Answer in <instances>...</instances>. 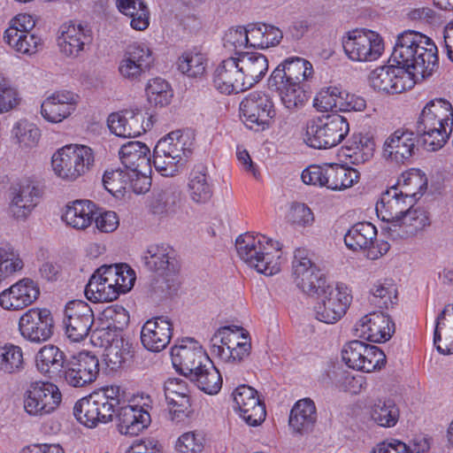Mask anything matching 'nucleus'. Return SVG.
<instances>
[{
	"mask_svg": "<svg viewBox=\"0 0 453 453\" xmlns=\"http://www.w3.org/2000/svg\"><path fill=\"white\" fill-rule=\"evenodd\" d=\"M208 57L198 48H192L183 51L176 60V66L180 73L188 78H202L208 66Z\"/></svg>",
	"mask_w": 453,
	"mask_h": 453,
	"instance_id": "obj_44",
	"label": "nucleus"
},
{
	"mask_svg": "<svg viewBox=\"0 0 453 453\" xmlns=\"http://www.w3.org/2000/svg\"><path fill=\"white\" fill-rule=\"evenodd\" d=\"M43 194L41 182L32 178L20 180L12 191L10 204L12 213L16 219H26L37 206Z\"/></svg>",
	"mask_w": 453,
	"mask_h": 453,
	"instance_id": "obj_27",
	"label": "nucleus"
},
{
	"mask_svg": "<svg viewBox=\"0 0 453 453\" xmlns=\"http://www.w3.org/2000/svg\"><path fill=\"white\" fill-rule=\"evenodd\" d=\"M293 276L296 286L305 294L315 293L323 287L326 279L309 257L305 249H296L292 262Z\"/></svg>",
	"mask_w": 453,
	"mask_h": 453,
	"instance_id": "obj_23",
	"label": "nucleus"
},
{
	"mask_svg": "<svg viewBox=\"0 0 453 453\" xmlns=\"http://www.w3.org/2000/svg\"><path fill=\"white\" fill-rule=\"evenodd\" d=\"M356 335L372 342H385L395 332V323L384 312L373 311L363 316L355 325Z\"/></svg>",
	"mask_w": 453,
	"mask_h": 453,
	"instance_id": "obj_26",
	"label": "nucleus"
},
{
	"mask_svg": "<svg viewBox=\"0 0 453 453\" xmlns=\"http://www.w3.org/2000/svg\"><path fill=\"white\" fill-rule=\"evenodd\" d=\"M12 136L21 147H33L40 138V130L37 127L26 119H20L12 127Z\"/></svg>",
	"mask_w": 453,
	"mask_h": 453,
	"instance_id": "obj_63",
	"label": "nucleus"
},
{
	"mask_svg": "<svg viewBox=\"0 0 453 453\" xmlns=\"http://www.w3.org/2000/svg\"><path fill=\"white\" fill-rule=\"evenodd\" d=\"M406 211L392 226H381L388 238L395 241L408 239L430 225L428 214L423 208L413 207L412 203Z\"/></svg>",
	"mask_w": 453,
	"mask_h": 453,
	"instance_id": "obj_29",
	"label": "nucleus"
},
{
	"mask_svg": "<svg viewBox=\"0 0 453 453\" xmlns=\"http://www.w3.org/2000/svg\"><path fill=\"white\" fill-rule=\"evenodd\" d=\"M250 47L267 49L278 45L283 37L282 31L273 25L253 23L248 25Z\"/></svg>",
	"mask_w": 453,
	"mask_h": 453,
	"instance_id": "obj_49",
	"label": "nucleus"
},
{
	"mask_svg": "<svg viewBox=\"0 0 453 453\" xmlns=\"http://www.w3.org/2000/svg\"><path fill=\"white\" fill-rule=\"evenodd\" d=\"M23 266L19 254L13 248L0 244V284L20 272Z\"/></svg>",
	"mask_w": 453,
	"mask_h": 453,
	"instance_id": "obj_61",
	"label": "nucleus"
},
{
	"mask_svg": "<svg viewBox=\"0 0 453 453\" xmlns=\"http://www.w3.org/2000/svg\"><path fill=\"white\" fill-rule=\"evenodd\" d=\"M412 203V199L398 192L397 187H391L385 191L376 204L377 216L384 223L381 226L395 225V221L399 220Z\"/></svg>",
	"mask_w": 453,
	"mask_h": 453,
	"instance_id": "obj_33",
	"label": "nucleus"
},
{
	"mask_svg": "<svg viewBox=\"0 0 453 453\" xmlns=\"http://www.w3.org/2000/svg\"><path fill=\"white\" fill-rule=\"evenodd\" d=\"M95 164V154L86 145L69 144L58 149L51 157L55 174L67 181H74L88 173Z\"/></svg>",
	"mask_w": 453,
	"mask_h": 453,
	"instance_id": "obj_8",
	"label": "nucleus"
},
{
	"mask_svg": "<svg viewBox=\"0 0 453 453\" xmlns=\"http://www.w3.org/2000/svg\"><path fill=\"white\" fill-rule=\"evenodd\" d=\"M397 300V289L392 280H380L370 288L369 302L380 309H388Z\"/></svg>",
	"mask_w": 453,
	"mask_h": 453,
	"instance_id": "obj_57",
	"label": "nucleus"
},
{
	"mask_svg": "<svg viewBox=\"0 0 453 453\" xmlns=\"http://www.w3.org/2000/svg\"><path fill=\"white\" fill-rule=\"evenodd\" d=\"M94 323L93 311L88 303L73 300L66 303L64 310L63 324L67 338L73 342L83 341Z\"/></svg>",
	"mask_w": 453,
	"mask_h": 453,
	"instance_id": "obj_19",
	"label": "nucleus"
},
{
	"mask_svg": "<svg viewBox=\"0 0 453 453\" xmlns=\"http://www.w3.org/2000/svg\"><path fill=\"white\" fill-rule=\"evenodd\" d=\"M61 401L62 394L57 385L36 380L30 382L25 390L23 408L28 416L41 418L53 413Z\"/></svg>",
	"mask_w": 453,
	"mask_h": 453,
	"instance_id": "obj_12",
	"label": "nucleus"
},
{
	"mask_svg": "<svg viewBox=\"0 0 453 453\" xmlns=\"http://www.w3.org/2000/svg\"><path fill=\"white\" fill-rule=\"evenodd\" d=\"M235 248L244 263L267 276L278 273L285 262L281 244L263 234H241L236 239Z\"/></svg>",
	"mask_w": 453,
	"mask_h": 453,
	"instance_id": "obj_2",
	"label": "nucleus"
},
{
	"mask_svg": "<svg viewBox=\"0 0 453 453\" xmlns=\"http://www.w3.org/2000/svg\"><path fill=\"white\" fill-rule=\"evenodd\" d=\"M39 295L38 284L24 278L0 293V306L6 311H19L35 303Z\"/></svg>",
	"mask_w": 453,
	"mask_h": 453,
	"instance_id": "obj_30",
	"label": "nucleus"
},
{
	"mask_svg": "<svg viewBox=\"0 0 453 453\" xmlns=\"http://www.w3.org/2000/svg\"><path fill=\"white\" fill-rule=\"evenodd\" d=\"M146 266L159 275H167L176 271L174 250L166 244L151 245L144 256Z\"/></svg>",
	"mask_w": 453,
	"mask_h": 453,
	"instance_id": "obj_41",
	"label": "nucleus"
},
{
	"mask_svg": "<svg viewBox=\"0 0 453 453\" xmlns=\"http://www.w3.org/2000/svg\"><path fill=\"white\" fill-rule=\"evenodd\" d=\"M238 326L219 327L211 338V353L226 365L238 364L248 357L250 344Z\"/></svg>",
	"mask_w": 453,
	"mask_h": 453,
	"instance_id": "obj_11",
	"label": "nucleus"
},
{
	"mask_svg": "<svg viewBox=\"0 0 453 453\" xmlns=\"http://www.w3.org/2000/svg\"><path fill=\"white\" fill-rule=\"evenodd\" d=\"M104 357L106 365L111 370L116 371L132 357V343L119 335L104 349Z\"/></svg>",
	"mask_w": 453,
	"mask_h": 453,
	"instance_id": "obj_55",
	"label": "nucleus"
},
{
	"mask_svg": "<svg viewBox=\"0 0 453 453\" xmlns=\"http://www.w3.org/2000/svg\"><path fill=\"white\" fill-rule=\"evenodd\" d=\"M250 46V33L247 27H236L229 28L223 37L224 49L234 57L244 54L242 50Z\"/></svg>",
	"mask_w": 453,
	"mask_h": 453,
	"instance_id": "obj_62",
	"label": "nucleus"
},
{
	"mask_svg": "<svg viewBox=\"0 0 453 453\" xmlns=\"http://www.w3.org/2000/svg\"><path fill=\"white\" fill-rule=\"evenodd\" d=\"M377 236L376 227L369 222H359L344 235L346 246L352 250H370Z\"/></svg>",
	"mask_w": 453,
	"mask_h": 453,
	"instance_id": "obj_51",
	"label": "nucleus"
},
{
	"mask_svg": "<svg viewBox=\"0 0 453 453\" xmlns=\"http://www.w3.org/2000/svg\"><path fill=\"white\" fill-rule=\"evenodd\" d=\"M240 111L246 127L257 131L268 127L275 115L272 98L262 91L250 93L241 102Z\"/></svg>",
	"mask_w": 453,
	"mask_h": 453,
	"instance_id": "obj_17",
	"label": "nucleus"
},
{
	"mask_svg": "<svg viewBox=\"0 0 453 453\" xmlns=\"http://www.w3.org/2000/svg\"><path fill=\"white\" fill-rule=\"evenodd\" d=\"M236 58L248 89L262 80L268 71V60L261 53L246 52Z\"/></svg>",
	"mask_w": 453,
	"mask_h": 453,
	"instance_id": "obj_43",
	"label": "nucleus"
},
{
	"mask_svg": "<svg viewBox=\"0 0 453 453\" xmlns=\"http://www.w3.org/2000/svg\"><path fill=\"white\" fill-rule=\"evenodd\" d=\"M345 55L354 62H372L384 51L381 36L372 30L356 29L347 33L342 38Z\"/></svg>",
	"mask_w": 453,
	"mask_h": 453,
	"instance_id": "obj_13",
	"label": "nucleus"
},
{
	"mask_svg": "<svg viewBox=\"0 0 453 453\" xmlns=\"http://www.w3.org/2000/svg\"><path fill=\"white\" fill-rule=\"evenodd\" d=\"M196 370L190 377L197 388L208 395H216L222 388V377L219 370L214 366L211 359Z\"/></svg>",
	"mask_w": 453,
	"mask_h": 453,
	"instance_id": "obj_53",
	"label": "nucleus"
},
{
	"mask_svg": "<svg viewBox=\"0 0 453 453\" xmlns=\"http://www.w3.org/2000/svg\"><path fill=\"white\" fill-rule=\"evenodd\" d=\"M150 150L140 142H129L119 150V158L125 170L131 173L150 172Z\"/></svg>",
	"mask_w": 453,
	"mask_h": 453,
	"instance_id": "obj_39",
	"label": "nucleus"
},
{
	"mask_svg": "<svg viewBox=\"0 0 453 453\" xmlns=\"http://www.w3.org/2000/svg\"><path fill=\"white\" fill-rule=\"evenodd\" d=\"M147 100L156 107H164L171 103L173 96L170 84L162 78L149 80L145 88Z\"/></svg>",
	"mask_w": 453,
	"mask_h": 453,
	"instance_id": "obj_60",
	"label": "nucleus"
},
{
	"mask_svg": "<svg viewBox=\"0 0 453 453\" xmlns=\"http://www.w3.org/2000/svg\"><path fill=\"white\" fill-rule=\"evenodd\" d=\"M434 344L439 353L453 354V304L446 305L436 319Z\"/></svg>",
	"mask_w": 453,
	"mask_h": 453,
	"instance_id": "obj_40",
	"label": "nucleus"
},
{
	"mask_svg": "<svg viewBox=\"0 0 453 453\" xmlns=\"http://www.w3.org/2000/svg\"><path fill=\"white\" fill-rule=\"evenodd\" d=\"M99 372L97 357L88 351H81L73 356L65 364L63 375L73 387H83L93 382Z\"/></svg>",
	"mask_w": 453,
	"mask_h": 453,
	"instance_id": "obj_24",
	"label": "nucleus"
},
{
	"mask_svg": "<svg viewBox=\"0 0 453 453\" xmlns=\"http://www.w3.org/2000/svg\"><path fill=\"white\" fill-rule=\"evenodd\" d=\"M342 90L336 87H330L321 89L313 101L314 107L319 111H340L339 104L342 100Z\"/></svg>",
	"mask_w": 453,
	"mask_h": 453,
	"instance_id": "obj_64",
	"label": "nucleus"
},
{
	"mask_svg": "<svg viewBox=\"0 0 453 453\" xmlns=\"http://www.w3.org/2000/svg\"><path fill=\"white\" fill-rule=\"evenodd\" d=\"M429 449V440L418 435L410 441L409 444L398 439H387L377 443L370 453H426Z\"/></svg>",
	"mask_w": 453,
	"mask_h": 453,
	"instance_id": "obj_47",
	"label": "nucleus"
},
{
	"mask_svg": "<svg viewBox=\"0 0 453 453\" xmlns=\"http://www.w3.org/2000/svg\"><path fill=\"white\" fill-rule=\"evenodd\" d=\"M96 214V204L93 202L76 200L66 206L63 219L72 227L82 230L92 224Z\"/></svg>",
	"mask_w": 453,
	"mask_h": 453,
	"instance_id": "obj_46",
	"label": "nucleus"
},
{
	"mask_svg": "<svg viewBox=\"0 0 453 453\" xmlns=\"http://www.w3.org/2000/svg\"><path fill=\"white\" fill-rule=\"evenodd\" d=\"M371 419L380 426L393 427L400 418V411L395 400L389 397L375 399L369 407Z\"/></svg>",
	"mask_w": 453,
	"mask_h": 453,
	"instance_id": "obj_48",
	"label": "nucleus"
},
{
	"mask_svg": "<svg viewBox=\"0 0 453 453\" xmlns=\"http://www.w3.org/2000/svg\"><path fill=\"white\" fill-rule=\"evenodd\" d=\"M65 354L55 345H45L35 356L37 370L44 375L52 376L65 369Z\"/></svg>",
	"mask_w": 453,
	"mask_h": 453,
	"instance_id": "obj_50",
	"label": "nucleus"
},
{
	"mask_svg": "<svg viewBox=\"0 0 453 453\" xmlns=\"http://www.w3.org/2000/svg\"><path fill=\"white\" fill-rule=\"evenodd\" d=\"M453 109L451 104L442 98L426 103L417 121V131L429 150L443 147L452 130Z\"/></svg>",
	"mask_w": 453,
	"mask_h": 453,
	"instance_id": "obj_5",
	"label": "nucleus"
},
{
	"mask_svg": "<svg viewBox=\"0 0 453 453\" xmlns=\"http://www.w3.org/2000/svg\"><path fill=\"white\" fill-rule=\"evenodd\" d=\"M316 420V406L310 398L297 401L290 411L289 426L296 433L309 432L313 427Z\"/></svg>",
	"mask_w": 453,
	"mask_h": 453,
	"instance_id": "obj_45",
	"label": "nucleus"
},
{
	"mask_svg": "<svg viewBox=\"0 0 453 453\" xmlns=\"http://www.w3.org/2000/svg\"><path fill=\"white\" fill-rule=\"evenodd\" d=\"M171 357L176 371L188 378L196 370L204 367L203 365L210 359L202 345L192 338L184 339L173 347Z\"/></svg>",
	"mask_w": 453,
	"mask_h": 453,
	"instance_id": "obj_22",
	"label": "nucleus"
},
{
	"mask_svg": "<svg viewBox=\"0 0 453 453\" xmlns=\"http://www.w3.org/2000/svg\"><path fill=\"white\" fill-rule=\"evenodd\" d=\"M191 152L189 137L180 130L172 132L156 144L153 165L162 176H174L183 169Z\"/></svg>",
	"mask_w": 453,
	"mask_h": 453,
	"instance_id": "obj_6",
	"label": "nucleus"
},
{
	"mask_svg": "<svg viewBox=\"0 0 453 453\" xmlns=\"http://www.w3.org/2000/svg\"><path fill=\"white\" fill-rule=\"evenodd\" d=\"M155 57L146 43L131 45L119 64V75L131 82L140 81L152 68Z\"/></svg>",
	"mask_w": 453,
	"mask_h": 453,
	"instance_id": "obj_18",
	"label": "nucleus"
},
{
	"mask_svg": "<svg viewBox=\"0 0 453 453\" xmlns=\"http://www.w3.org/2000/svg\"><path fill=\"white\" fill-rule=\"evenodd\" d=\"M268 86L279 93L282 104L289 111L303 108L308 101V96L301 85L286 82L274 84L272 80H269Z\"/></svg>",
	"mask_w": 453,
	"mask_h": 453,
	"instance_id": "obj_52",
	"label": "nucleus"
},
{
	"mask_svg": "<svg viewBox=\"0 0 453 453\" xmlns=\"http://www.w3.org/2000/svg\"><path fill=\"white\" fill-rule=\"evenodd\" d=\"M391 58L412 73L417 81L431 76L439 66L438 50L433 40L414 30H405L397 36Z\"/></svg>",
	"mask_w": 453,
	"mask_h": 453,
	"instance_id": "obj_1",
	"label": "nucleus"
},
{
	"mask_svg": "<svg viewBox=\"0 0 453 453\" xmlns=\"http://www.w3.org/2000/svg\"><path fill=\"white\" fill-rule=\"evenodd\" d=\"M342 358L349 368L365 372L380 369L386 362L385 354L378 347L358 340L343 346Z\"/></svg>",
	"mask_w": 453,
	"mask_h": 453,
	"instance_id": "obj_15",
	"label": "nucleus"
},
{
	"mask_svg": "<svg viewBox=\"0 0 453 453\" xmlns=\"http://www.w3.org/2000/svg\"><path fill=\"white\" fill-rule=\"evenodd\" d=\"M144 116L140 111L126 110L109 115L107 124L115 135L131 138L141 135L149 128V122L144 126Z\"/></svg>",
	"mask_w": 453,
	"mask_h": 453,
	"instance_id": "obj_35",
	"label": "nucleus"
},
{
	"mask_svg": "<svg viewBox=\"0 0 453 453\" xmlns=\"http://www.w3.org/2000/svg\"><path fill=\"white\" fill-rule=\"evenodd\" d=\"M189 198L197 204L207 203L213 196V185L206 166L198 165L189 174L188 183Z\"/></svg>",
	"mask_w": 453,
	"mask_h": 453,
	"instance_id": "obj_42",
	"label": "nucleus"
},
{
	"mask_svg": "<svg viewBox=\"0 0 453 453\" xmlns=\"http://www.w3.org/2000/svg\"><path fill=\"white\" fill-rule=\"evenodd\" d=\"M58 46L66 57H78L93 41L92 30L81 23L69 21L58 29Z\"/></svg>",
	"mask_w": 453,
	"mask_h": 453,
	"instance_id": "obj_25",
	"label": "nucleus"
},
{
	"mask_svg": "<svg viewBox=\"0 0 453 453\" xmlns=\"http://www.w3.org/2000/svg\"><path fill=\"white\" fill-rule=\"evenodd\" d=\"M172 331V324L166 318L157 317L150 319L142 327V343L148 350L159 352L169 344Z\"/></svg>",
	"mask_w": 453,
	"mask_h": 453,
	"instance_id": "obj_37",
	"label": "nucleus"
},
{
	"mask_svg": "<svg viewBox=\"0 0 453 453\" xmlns=\"http://www.w3.org/2000/svg\"><path fill=\"white\" fill-rule=\"evenodd\" d=\"M165 395L173 421L180 422L188 416L190 398L186 381L180 379H169L165 384Z\"/></svg>",
	"mask_w": 453,
	"mask_h": 453,
	"instance_id": "obj_36",
	"label": "nucleus"
},
{
	"mask_svg": "<svg viewBox=\"0 0 453 453\" xmlns=\"http://www.w3.org/2000/svg\"><path fill=\"white\" fill-rule=\"evenodd\" d=\"M426 186L427 180L425 175L415 169L403 173L397 182L398 192L408 199H412V203L423 195Z\"/></svg>",
	"mask_w": 453,
	"mask_h": 453,
	"instance_id": "obj_56",
	"label": "nucleus"
},
{
	"mask_svg": "<svg viewBox=\"0 0 453 453\" xmlns=\"http://www.w3.org/2000/svg\"><path fill=\"white\" fill-rule=\"evenodd\" d=\"M79 96L67 90L56 91L41 105L42 118L50 123H60L76 110Z\"/></svg>",
	"mask_w": 453,
	"mask_h": 453,
	"instance_id": "obj_32",
	"label": "nucleus"
},
{
	"mask_svg": "<svg viewBox=\"0 0 453 453\" xmlns=\"http://www.w3.org/2000/svg\"><path fill=\"white\" fill-rule=\"evenodd\" d=\"M416 135L413 132L403 129L395 130L385 141L383 155L396 164H405L414 155Z\"/></svg>",
	"mask_w": 453,
	"mask_h": 453,
	"instance_id": "obj_34",
	"label": "nucleus"
},
{
	"mask_svg": "<svg viewBox=\"0 0 453 453\" xmlns=\"http://www.w3.org/2000/svg\"><path fill=\"white\" fill-rule=\"evenodd\" d=\"M180 196L177 192L165 189L155 195L150 203V211L160 218L174 215L179 208Z\"/></svg>",
	"mask_w": 453,
	"mask_h": 453,
	"instance_id": "obj_59",
	"label": "nucleus"
},
{
	"mask_svg": "<svg viewBox=\"0 0 453 453\" xmlns=\"http://www.w3.org/2000/svg\"><path fill=\"white\" fill-rule=\"evenodd\" d=\"M312 73L313 68L309 61L295 58L286 59L279 65L272 73L269 80H272L274 84L286 82L301 85L303 81L311 77Z\"/></svg>",
	"mask_w": 453,
	"mask_h": 453,
	"instance_id": "obj_38",
	"label": "nucleus"
},
{
	"mask_svg": "<svg viewBox=\"0 0 453 453\" xmlns=\"http://www.w3.org/2000/svg\"><path fill=\"white\" fill-rule=\"evenodd\" d=\"M54 320L48 309L31 308L19 320L21 336L31 342L41 343L53 334Z\"/></svg>",
	"mask_w": 453,
	"mask_h": 453,
	"instance_id": "obj_20",
	"label": "nucleus"
},
{
	"mask_svg": "<svg viewBox=\"0 0 453 453\" xmlns=\"http://www.w3.org/2000/svg\"><path fill=\"white\" fill-rule=\"evenodd\" d=\"M233 399L234 408L248 425L256 426L265 420L266 416L265 404L253 388L246 385L239 386L233 392Z\"/></svg>",
	"mask_w": 453,
	"mask_h": 453,
	"instance_id": "obj_28",
	"label": "nucleus"
},
{
	"mask_svg": "<svg viewBox=\"0 0 453 453\" xmlns=\"http://www.w3.org/2000/svg\"><path fill=\"white\" fill-rule=\"evenodd\" d=\"M373 89L387 94H398L414 87V74L398 65H383L375 68L369 75Z\"/></svg>",
	"mask_w": 453,
	"mask_h": 453,
	"instance_id": "obj_16",
	"label": "nucleus"
},
{
	"mask_svg": "<svg viewBox=\"0 0 453 453\" xmlns=\"http://www.w3.org/2000/svg\"><path fill=\"white\" fill-rule=\"evenodd\" d=\"M374 147V142L370 137L361 134H353L344 146V153L353 164L357 165L368 161L373 156Z\"/></svg>",
	"mask_w": 453,
	"mask_h": 453,
	"instance_id": "obj_54",
	"label": "nucleus"
},
{
	"mask_svg": "<svg viewBox=\"0 0 453 453\" xmlns=\"http://www.w3.org/2000/svg\"><path fill=\"white\" fill-rule=\"evenodd\" d=\"M135 273L127 264L100 266L85 288L86 297L94 303L111 302L133 288Z\"/></svg>",
	"mask_w": 453,
	"mask_h": 453,
	"instance_id": "obj_4",
	"label": "nucleus"
},
{
	"mask_svg": "<svg viewBox=\"0 0 453 453\" xmlns=\"http://www.w3.org/2000/svg\"><path fill=\"white\" fill-rule=\"evenodd\" d=\"M302 180L307 185L325 187L334 191H342L359 181L360 173L352 167L338 164L311 165L302 172Z\"/></svg>",
	"mask_w": 453,
	"mask_h": 453,
	"instance_id": "obj_9",
	"label": "nucleus"
},
{
	"mask_svg": "<svg viewBox=\"0 0 453 453\" xmlns=\"http://www.w3.org/2000/svg\"><path fill=\"white\" fill-rule=\"evenodd\" d=\"M316 296L318 302L314 306L315 317L318 320L334 324L337 322L349 308L352 296L349 289L342 285H330L324 281L323 287L315 293L308 294Z\"/></svg>",
	"mask_w": 453,
	"mask_h": 453,
	"instance_id": "obj_10",
	"label": "nucleus"
},
{
	"mask_svg": "<svg viewBox=\"0 0 453 453\" xmlns=\"http://www.w3.org/2000/svg\"><path fill=\"white\" fill-rule=\"evenodd\" d=\"M236 57H229L220 62L213 75V85L221 94H237L247 90Z\"/></svg>",
	"mask_w": 453,
	"mask_h": 453,
	"instance_id": "obj_31",
	"label": "nucleus"
},
{
	"mask_svg": "<svg viewBox=\"0 0 453 453\" xmlns=\"http://www.w3.org/2000/svg\"><path fill=\"white\" fill-rule=\"evenodd\" d=\"M35 26L33 17L19 14L10 21L4 41L13 50L24 55L35 54L42 48V39L32 32Z\"/></svg>",
	"mask_w": 453,
	"mask_h": 453,
	"instance_id": "obj_14",
	"label": "nucleus"
},
{
	"mask_svg": "<svg viewBox=\"0 0 453 453\" xmlns=\"http://www.w3.org/2000/svg\"><path fill=\"white\" fill-rule=\"evenodd\" d=\"M25 361L23 350L12 343L0 345V372L17 374L23 371Z\"/></svg>",
	"mask_w": 453,
	"mask_h": 453,
	"instance_id": "obj_58",
	"label": "nucleus"
},
{
	"mask_svg": "<svg viewBox=\"0 0 453 453\" xmlns=\"http://www.w3.org/2000/svg\"><path fill=\"white\" fill-rule=\"evenodd\" d=\"M303 141L311 148L326 150L338 145L349 132L348 119L338 114H324L307 120Z\"/></svg>",
	"mask_w": 453,
	"mask_h": 453,
	"instance_id": "obj_7",
	"label": "nucleus"
},
{
	"mask_svg": "<svg viewBox=\"0 0 453 453\" xmlns=\"http://www.w3.org/2000/svg\"><path fill=\"white\" fill-rule=\"evenodd\" d=\"M151 409L152 399L148 395H142L136 404L123 406L118 414L119 433L134 436L143 431L151 422Z\"/></svg>",
	"mask_w": 453,
	"mask_h": 453,
	"instance_id": "obj_21",
	"label": "nucleus"
},
{
	"mask_svg": "<svg viewBox=\"0 0 453 453\" xmlns=\"http://www.w3.org/2000/svg\"><path fill=\"white\" fill-rule=\"evenodd\" d=\"M125 392L117 385L104 387L77 401L73 407L75 418L88 428L108 423L123 407Z\"/></svg>",
	"mask_w": 453,
	"mask_h": 453,
	"instance_id": "obj_3",
	"label": "nucleus"
}]
</instances>
